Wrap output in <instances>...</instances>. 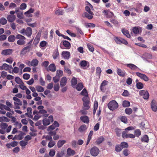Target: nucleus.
<instances>
[{"label": "nucleus", "instance_id": "nucleus-11", "mask_svg": "<svg viewBox=\"0 0 157 157\" xmlns=\"http://www.w3.org/2000/svg\"><path fill=\"white\" fill-rule=\"evenodd\" d=\"M80 119L82 122L86 124H88L90 121L89 117L86 116H81Z\"/></svg>", "mask_w": 157, "mask_h": 157}, {"label": "nucleus", "instance_id": "nucleus-27", "mask_svg": "<svg viewBox=\"0 0 157 157\" xmlns=\"http://www.w3.org/2000/svg\"><path fill=\"white\" fill-rule=\"evenodd\" d=\"M127 66L132 70H135L137 69H139L136 66L132 63H129L127 64Z\"/></svg>", "mask_w": 157, "mask_h": 157}, {"label": "nucleus", "instance_id": "nucleus-32", "mask_svg": "<svg viewBox=\"0 0 157 157\" xmlns=\"http://www.w3.org/2000/svg\"><path fill=\"white\" fill-rule=\"evenodd\" d=\"M59 52L58 49L55 50L52 56L54 59H56L57 58L59 55Z\"/></svg>", "mask_w": 157, "mask_h": 157}, {"label": "nucleus", "instance_id": "nucleus-60", "mask_svg": "<svg viewBox=\"0 0 157 157\" xmlns=\"http://www.w3.org/2000/svg\"><path fill=\"white\" fill-rule=\"evenodd\" d=\"M55 13L58 15H62L63 14V12L62 10H58L56 11Z\"/></svg>", "mask_w": 157, "mask_h": 157}, {"label": "nucleus", "instance_id": "nucleus-5", "mask_svg": "<svg viewBox=\"0 0 157 157\" xmlns=\"http://www.w3.org/2000/svg\"><path fill=\"white\" fill-rule=\"evenodd\" d=\"M13 67L11 65H9L6 63L3 64L2 66H0V70H5L6 71L11 70H12Z\"/></svg>", "mask_w": 157, "mask_h": 157}, {"label": "nucleus", "instance_id": "nucleus-16", "mask_svg": "<svg viewBox=\"0 0 157 157\" xmlns=\"http://www.w3.org/2000/svg\"><path fill=\"white\" fill-rule=\"evenodd\" d=\"M32 29L30 27H28L25 30L26 35L27 36L29 37L32 34Z\"/></svg>", "mask_w": 157, "mask_h": 157}, {"label": "nucleus", "instance_id": "nucleus-29", "mask_svg": "<svg viewBox=\"0 0 157 157\" xmlns=\"http://www.w3.org/2000/svg\"><path fill=\"white\" fill-rule=\"evenodd\" d=\"M48 69L52 72H55L56 70V66L54 63L51 64L48 67Z\"/></svg>", "mask_w": 157, "mask_h": 157}, {"label": "nucleus", "instance_id": "nucleus-41", "mask_svg": "<svg viewBox=\"0 0 157 157\" xmlns=\"http://www.w3.org/2000/svg\"><path fill=\"white\" fill-rule=\"evenodd\" d=\"M8 125L7 124L2 123L0 125V127L2 129L5 130L7 128Z\"/></svg>", "mask_w": 157, "mask_h": 157}, {"label": "nucleus", "instance_id": "nucleus-17", "mask_svg": "<svg viewBox=\"0 0 157 157\" xmlns=\"http://www.w3.org/2000/svg\"><path fill=\"white\" fill-rule=\"evenodd\" d=\"M87 129L86 125L83 124L81 125L78 129V131L81 133H82L85 132Z\"/></svg>", "mask_w": 157, "mask_h": 157}, {"label": "nucleus", "instance_id": "nucleus-8", "mask_svg": "<svg viewBox=\"0 0 157 157\" xmlns=\"http://www.w3.org/2000/svg\"><path fill=\"white\" fill-rule=\"evenodd\" d=\"M61 56L65 59H68L70 57L71 54L70 52L64 51L62 52Z\"/></svg>", "mask_w": 157, "mask_h": 157}, {"label": "nucleus", "instance_id": "nucleus-63", "mask_svg": "<svg viewBox=\"0 0 157 157\" xmlns=\"http://www.w3.org/2000/svg\"><path fill=\"white\" fill-rule=\"evenodd\" d=\"M101 72V69L99 67H98L96 68V73L99 75L100 76Z\"/></svg>", "mask_w": 157, "mask_h": 157}, {"label": "nucleus", "instance_id": "nucleus-36", "mask_svg": "<svg viewBox=\"0 0 157 157\" xmlns=\"http://www.w3.org/2000/svg\"><path fill=\"white\" fill-rule=\"evenodd\" d=\"M120 144L122 149L123 148H126L128 147V144L125 142H122Z\"/></svg>", "mask_w": 157, "mask_h": 157}, {"label": "nucleus", "instance_id": "nucleus-4", "mask_svg": "<svg viewBox=\"0 0 157 157\" xmlns=\"http://www.w3.org/2000/svg\"><path fill=\"white\" fill-rule=\"evenodd\" d=\"M99 150L98 147L94 146L91 149L90 152L92 155L96 156L99 154Z\"/></svg>", "mask_w": 157, "mask_h": 157}, {"label": "nucleus", "instance_id": "nucleus-31", "mask_svg": "<svg viewBox=\"0 0 157 157\" xmlns=\"http://www.w3.org/2000/svg\"><path fill=\"white\" fill-rule=\"evenodd\" d=\"M31 46V45H29L26 47H25L22 49L21 51V52L22 53H25L29 51L30 49Z\"/></svg>", "mask_w": 157, "mask_h": 157}, {"label": "nucleus", "instance_id": "nucleus-1", "mask_svg": "<svg viewBox=\"0 0 157 157\" xmlns=\"http://www.w3.org/2000/svg\"><path fill=\"white\" fill-rule=\"evenodd\" d=\"M108 107L111 110L113 111L118 107V103L114 100L110 101L108 104Z\"/></svg>", "mask_w": 157, "mask_h": 157}, {"label": "nucleus", "instance_id": "nucleus-13", "mask_svg": "<svg viewBox=\"0 0 157 157\" xmlns=\"http://www.w3.org/2000/svg\"><path fill=\"white\" fill-rule=\"evenodd\" d=\"M67 82V79L66 77H63L62 78L60 82L61 87H62L65 86Z\"/></svg>", "mask_w": 157, "mask_h": 157}, {"label": "nucleus", "instance_id": "nucleus-20", "mask_svg": "<svg viewBox=\"0 0 157 157\" xmlns=\"http://www.w3.org/2000/svg\"><path fill=\"white\" fill-rule=\"evenodd\" d=\"M7 18L8 21L10 22H13L16 19V16L14 15H8Z\"/></svg>", "mask_w": 157, "mask_h": 157}, {"label": "nucleus", "instance_id": "nucleus-35", "mask_svg": "<svg viewBox=\"0 0 157 157\" xmlns=\"http://www.w3.org/2000/svg\"><path fill=\"white\" fill-rule=\"evenodd\" d=\"M15 80L16 82L18 84L22 85H24V83L20 79V78L18 77H16L15 78Z\"/></svg>", "mask_w": 157, "mask_h": 157}, {"label": "nucleus", "instance_id": "nucleus-58", "mask_svg": "<svg viewBox=\"0 0 157 157\" xmlns=\"http://www.w3.org/2000/svg\"><path fill=\"white\" fill-rule=\"evenodd\" d=\"M56 151L54 149H51L49 152V156L51 157H53L55 155Z\"/></svg>", "mask_w": 157, "mask_h": 157}, {"label": "nucleus", "instance_id": "nucleus-49", "mask_svg": "<svg viewBox=\"0 0 157 157\" xmlns=\"http://www.w3.org/2000/svg\"><path fill=\"white\" fill-rule=\"evenodd\" d=\"M7 22L6 19L4 17L1 18L0 19V24L2 25H4Z\"/></svg>", "mask_w": 157, "mask_h": 157}, {"label": "nucleus", "instance_id": "nucleus-23", "mask_svg": "<svg viewBox=\"0 0 157 157\" xmlns=\"http://www.w3.org/2000/svg\"><path fill=\"white\" fill-rule=\"evenodd\" d=\"M72 86L75 88L77 83V78L75 77H73L71 81Z\"/></svg>", "mask_w": 157, "mask_h": 157}, {"label": "nucleus", "instance_id": "nucleus-42", "mask_svg": "<svg viewBox=\"0 0 157 157\" xmlns=\"http://www.w3.org/2000/svg\"><path fill=\"white\" fill-rule=\"evenodd\" d=\"M125 112L126 114L130 115L132 113V111L131 108H127L125 109Z\"/></svg>", "mask_w": 157, "mask_h": 157}, {"label": "nucleus", "instance_id": "nucleus-9", "mask_svg": "<svg viewBox=\"0 0 157 157\" xmlns=\"http://www.w3.org/2000/svg\"><path fill=\"white\" fill-rule=\"evenodd\" d=\"M136 74L141 79L144 80L145 81H148V78L145 74L140 73L139 72H136Z\"/></svg>", "mask_w": 157, "mask_h": 157}, {"label": "nucleus", "instance_id": "nucleus-26", "mask_svg": "<svg viewBox=\"0 0 157 157\" xmlns=\"http://www.w3.org/2000/svg\"><path fill=\"white\" fill-rule=\"evenodd\" d=\"M67 154L69 156L73 155L75 154V152L74 150L69 148L67 150Z\"/></svg>", "mask_w": 157, "mask_h": 157}, {"label": "nucleus", "instance_id": "nucleus-33", "mask_svg": "<svg viewBox=\"0 0 157 157\" xmlns=\"http://www.w3.org/2000/svg\"><path fill=\"white\" fill-rule=\"evenodd\" d=\"M35 88L36 91L38 92H42L44 90V88L40 86H36Z\"/></svg>", "mask_w": 157, "mask_h": 157}, {"label": "nucleus", "instance_id": "nucleus-61", "mask_svg": "<svg viewBox=\"0 0 157 157\" xmlns=\"http://www.w3.org/2000/svg\"><path fill=\"white\" fill-rule=\"evenodd\" d=\"M129 94L127 90H124L122 95L124 97H127L128 96Z\"/></svg>", "mask_w": 157, "mask_h": 157}, {"label": "nucleus", "instance_id": "nucleus-34", "mask_svg": "<svg viewBox=\"0 0 157 157\" xmlns=\"http://www.w3.org/2000/svg\"><path fill=\"white\" fill-rule=\"evenodd\" d=\"M104 140V138L102 136L99 137L96 141L95 143L97 145H99Z\"/></svg>", "mask_w": 157, "mask_h": 157}, {"label": "nucleus", "instance_id": "nucleus-55", "mask_svg": "<svg viewBox=\"0 0 157 157\" xmlns=\"http://www.w3.org/2000/svg\"><path fill=\"white\" fill-rule=\"evenodd\" d=\"M80 94L84 96H85L87 95V94H88L86 89L85 88H84V89H83L82 90Z\"/></svg>", "mask_w": 157, "mask_h": 157}, {"label": "nucleus", "instance_id": "nucleus-25", "mask_svg": "<svg viewBox=\"0 0 157 157\" xmlns=\"http://www.w3.org/2000/svg\"><path fill=\"white\" fill-rule=\"evenodd\" d=\"M151 108L154 111H157V106L156 105L155 101L154 100L152 101Z\"/></svg>", "mask_w": 157, "mask_h": 157}, {"label": "nucleus", "instance_id": "nucleus-51", "mask_svg": "<svg viewBox=\"0 0 157 157\" xmlns=\"http://www.w3.org/2000/svg\"><path fill=\"white\" fill-rule=\"evenodd\" d=\"M121 121L124 123L126 124L128 122L127 118L125 116H122L120 118Z\"/></svg>", "mask_w": 157, "mask_h": 157}, {"label": "nucleus", "instance_id": "nucleus-30", "mask_svg": "<svg viewBox=\"0 0 157 157\" xmlns=\"http://www.w3.org/2000/svg\"><path fill=\"white\" fill-rule=\"evenodd\" d=\"M83 88V84L82 82H79L76 87V90L78 91L81 90Z\"/></svg>", "mask_w": 157, "mask_h": 157}, {"label": "nucleus", "instance_id": "nucleus-44", "mask_svg": "<svg viewBox=\"0 0 157 157\" xmlns=\"http://www.w3.org/2000/svg\"><path fill=\"white\" fill-rule=\"evenodd\" d=\"M136 86L137 88L139 89H142L144 87L143 84L141 82H138L136 83Z\"/></svg>", "mask_w": 157, "mask_h": 157}, {"label": "nucleus", "instance_id": "nucleus-62", "mask_svg": "<svg viewBox=\"0 0 157 157\" xmlns=\"http://www.w3.org/2000/svg\"><path fill=\"white\" fill-rule=\"evenodd\" d=\"M47 42L45 41H42L40 43V47H44L47 44Z\"/></svg>", "mask_w": 157, "mask_h": 157}, {"label": "nucleus", "instance_id": "nucleus-43", "mask_svg": "<svg viewBox=\"0 0 157 157\" xmlns=\"http://www.w3.org/2000/svg\"><path fill=\"white\" fill-rule=\"evenodd\" d=\"M89 102H84L83 103V105L84 107L83 109L85 110H88L90 108V106L89 105Z\"/></svg>", "mask_w": 157, "mask_h": 157}, {"label": "nucleus", "instance_id": "nucleus-40", "mask_svg": "<svg viewBox=\"0 0 157 157\" xmlns=\"http://www.w3.org/2000/svg\"><path fill=\"white\" fill-rule=\"evenodd\" d=\"M43 123L44 126H47L50 124V122L47 119L45 118L43 120Z\"/></svg>", "mask_w": 157, "mask_h": 157}, {"label": "nucleus", "instance_id": "nucleus-59", "mask_svg": "<svg viewBox=\"0 0 157 157\" xmlns=\"http://www.w3.org/2000/svg\"><path fill=\"white\" fill-rule=\"evenodd\" d=\"M30 75L27 73H25L23 75V78L25 80H28L30 78Z\"/></svg>", "mask_w": 157, "mask_h": 157}, {"label": "nucleus", "instance_id": "nucleus-53", "mask_svg": "<svg viewBox=\"0 0 157 157\" xmlns=\"http://www.w3.org/2000/svg\"><path fill=\"white\" fill-rule=\"evenodd\" d=\"M88 63L87 61L82 60L80 63V65L82 67H85L87 66V63Z\"/></svg>", "mask_w": 157, "mask_h": 157}, {"label": "nucleus", "instance_id": "nucleus-22", "mask_svg": "<svg viewBox=\"0 0 157 157\" xmlns=\"http://www.w3.org/2000/svg\"><path fill=\"white\" fill-rule=\"evenodd\" d=\"M121 32L122 33L127 37L130 38L131 36L129 34L128 31L125 29H121Z\"/></svg>", "mask_w": 157, "mask_h": 157}, {"label": "nucleus", "instance_id": "nucleus-10", "mask_svg": "<svg viewBox=\"0 0 157 157\" xmlns=\"http://www.w3.org/2000/svg\"><path fill=\"white\" fill-rule=\"evenodd\" d=\"M13 50L12 49H9L3 50L2 52V54L5 56L11 54Z\"/></svg>", "mask_w": 157, "mask_h": 157}, {"label": "nucleus", "instance_id": "nucleus-56", "mask_svg": "<svg viewBox=\"0 0 157 157\" xmlns=\"http://www.w3.org/2000/svg\"><path fill=\"white\" fill-rule=\"evenodd\" d=\"M28 143V142H26L24 140H21L20 141L19 144L22 147H25L27 144Z\"/></svg>", "mask_w": 157, "mask_h": 157}, {"label": "nucleus", "instance_id": "nucleus-47", "mask_svg": "<svg viewBox=\"0 0 157 157\" xmlns=\"http://www.w3.org/2000/svg\"><path fill=\"white\" fill-rule=\"evenodd\" d=\"M123 107H126L130 106V103L128 101H124L122 103Z\"/></svg>", "mask_w": 157, "mask_h": 157}, {"label": "nucleus", "instance_id": "nucleus-52", "mask_svg": "<svg viewBox=\"0 0 157 157\" xmlns=\"http://www.w3.org/2000/svg\"><path fill=\"white\" fill-rule=\"evenodd\" d=\"M134 134L136 136L139 137L141 135V132L139 129H136L134 131Z\"/></svg>", "mask_w": 157, "mask_h": 157}, {"label": "nucleus", "instance_id": "nucleus-12", "mask_svg": "<svg viewBox=\"0 0 157 157\" xmlns=\"http://www.w3.org/2000/svg\"><path fill=\"white\" fill-rule=\"evenodd\" d=\"M15 13L18 18L21 19L23 18V11H19L18 8L16 9Z\"/></svg>", "mask_w": 157, "mask_h": 157}, {"label": "nucleus", "instance_id": "nucleus-48", "mask_svg": "<svg viewBox=\"0 0 157 157\" xmlns=\"http://www.w3.org/2000/svg\"><path fill=\"white\" fill-rule=\"evenodd\" d=\"M63 74V71H62L59 70H57L56 71V76L59 78L62 76Z\"/></svg>", "mask_w": 157, "mask_h": 157}, {"label": "nucleus", "instance_id": "nucleus-24", "mask_svg": "<svg viewBox=\"0 0 157 157\" xmlns=\"http://www.w3.org/2000/svg\"><path fill=\"white\" fill-rule=\"evenodd\" d=\"M66 143V141L64 140H59L57 143L58 147L60 148L61 147Z\"/></svg>", "mask_w": 157, "mask_h": 157}, {"label": "nucleus", "instance_id": "nucleus-3", "mask_svg": "<svg viewBox=\"0 0 157 157\" xmlns=\"http://www.w3.org/2000/svg\"><path fill=\"white\" fill-rule=\"evenodd\" d=\"M13 99L15 101L14 102V108L17 109H19L20 107L19 106H21L22 104V101L20 99L16 97H13Z\"/></svg>", "mask_w": 157, "mask_h": 157}, {"label": "nucleus", "instance_id": "nucleus-15", "mask_svg": "<svg viewBox=\"0 0 157 157\" xmlns=\"http://www.w3.org/2000/svg\"><path fill=\"white\" fill-rule=\"evenodd\" d=\"M34 9L32 8H30L28 11L25 12L24 14L26 16L28 17H31L32 15L31 13H33L34 12Z\"/></svg>", "mask_w": 157, "mask_h": 157}, {"label": "nucleus", "instance_id": "nucleus-14", "mask_svg": "<svg viewBox=\"0 0 157 157\" xmlns=\"http://www.w3.org/2000/svg\"><path fill=\"white\" fill-rule=\"evenodd\" d=\"M63 44L64 47H65V49H69L71 47V44L68 41L64 40L63 42Z\"/></svg>", "mask_w": 157, "mask_h": 157}, {"label": "nucleus", "instance_id": "nucleus-45", "mask_svg": "<svg viewBox=\"0 0 157 157\" xmlns=\"http://www.w3.org/2000/svg\"><path fill=\"white\" fill-rule=\"evenodd\" d=\"M82 101L83 103L84 102H89V98L88 97V94L82 98Z\"/></svg>", "mask_w": 157, "mask_h": 157}, {"label": "nucleus", "instance_id": "nucleus-18", "mask_svg": "<svg viewBox=\"0 0 157 157\" xmlns=\"http://www.w3.org/2000/svg\"><path fill=\"white\" fill-rule=\"evenodd\" d=\"M117 74L123 77L124 76L125 71H124L122 70L121 69L117 68Z\"/></svg>", "mask_w": 157, "mask_h": 157}, {"label": "nucleus", "instance_id": "nucleus-54", "mask_svg": "<svg viewBox=\"0 0 157 157\" xmlns=\"http://www.w3.org/2000/svg\"><path fill=\"white\" fill-rule=\"evenodd\" d=\"M115 132L117 136L119 137L121 136V130L120 129L117 128L115 129Z\"/></svg>", "mask_w": 157, "mask_h": 157}, {"label": "nucleus", "instance_id": "nucleus-57", "mask_svg": "<svg viewBox=\"0 0 157 157\" xmlns=\"http://www.w3.org/2000/svg\"><path fill=\"white\" fill-rule=\"evenodd\" d=\"M87 47L89 50L91 52H93L94 51V48L93 46L90 44H87Z\"/></svg>", "mask_w": 157, "mask_h": 157}, {"label": "nucleus", "instance_id": "nucleus-50", "mask_svg": "<svg viewBox=\"0 0 157 157\" xmlns=\"http://www.w3.org/2000/svg\"><path fill=\"white\" fill-rule=\"evenodd\" d=\"M20 134L17 135L18 137V140H20L22 139L23 138V135L25 134V133L21 131H19Z\"/></svg>", "mask_w": 157, "mask_h": 157}, {"label": "nucleus", "instance_id": "nucleus-38", "mask_svg": "<svg viewBox=\"0 0 157 157\" xmlns=\"http://www.w3.org/2000/svg\"><path fill=\"white\" fill-rule=\"evenodd\" d=\"M10 121V120L7 117H0V122H2L5 121L6 122H8Z\"/></svg>", "mask_w": 157, "mask_h": 157}, {"label": "nucleus", "instance_id": "nucleus-39", "mask_svg": "<svg viewBox=\"0 0 157 157\" xmlns=\"http://www.w3.org/2000/svg\"><path fill=\"white\" fill-rule=\"evenodd\" d=\"M38 63V61L36 59H33L31 61V66H36Z\"/></svg>", "mask_w": 157, "mask_h": 157}, {"label": "nucleus", "instance_id": "nucleus-19", "mask_svg": "<svg viewBox=\"0 0 157 157\" xmlns=\"http://www.w3.org/2000/svg\"><path fill=\"white\" fill-rule=\"evenodd\" d=\"M84 15L83 16V17H85L89 19H91L93 18V15L94 13L93 12L92 13H88L85 12L83 13Z\"/></svg>", "mask_w": 157, "mask_h": 157}, {"label": "nucleus", "instance_id": "nucleus-2", "mask_svg": "<svg viewBox=\"0 0 157 157\" xmlns=\"http://www.w3.org/2000/svg\"><path fill=\"white\" fill-rule=\"evenodd\" d=\"M17 39H18L17 42V44L23 45L25 44V40L26 39V38L21 34H17Z\"/></svg>", "mask_w": 157, "mask_h": 157}, {"label": "nucleus", "instance_id": "nucleus-7", "mask_svg": "<svg viewBox=\"0 0 157 157\" xmlns=\"http://www.w3.org/2000/svg\"><path fill=\"white\" fill-rule=\"evenodd\" d=\"M59 124L57 121H55L52 125L48 128L47 130L48 131H52L55 129L56 128L59 127Z\"/></svg>", "mask_w": 157, "mask_h": 157}, {"label": "nucleus", "instance_id": "nucleus-64", "mask_svg": "<svg viewBox=\"0 0 157 157\" xmlns=\"http://www.w3.org/2000/svg\"><path fill=\"white\" fill-rule=\"evenodd\" d=\"M26 4L25 3H23L20 5V8L21 10H24L26 8Z\"/></svg>", "mask_w": 157, "mask_h": 157}, {"label": "nucleus", "instance_id": "nucleus-21", "mask_svg": "<svg viewBox=\"0 0 157 157\" xmlns=\"http://www.w3.org/2000/svg\"><path fill=\"white\" fill-rule=\"evenodd\" d=\"M17 39V35L15 36L13 35H10L8 38V40L10 42H13Z\"/></svg>", "mask_w": 157, "mask_h": 157}, {"label": "nucleus", "instance_id": "nucleus-46", "mask_svg": "<svg viewBox=\"0 0 157 157\" xmlns=\"http://www.w3.org/2000/svg\"><path fill=\"white\" fill-rule=\"evenodd\" d=\"M56 142L52 140L50 141L48 144V146L49 148H51L53 147L55 144Z\"/></svg>", "mask_w": 157, "mask_h": 157}, {"label": "nucleus", "instance_id": "nucleus-28", "mask_svg": "<svg viewBox=\"0 0 157 157\" xmlns=\"http://www.w3.org/2000/svg\"><path fill=\"white\" fill-rule=\"evenodd\" d=\"M141 141L142 142L148 143L149 141V137L147 135L143 136L141 138Z\"/></svg>", "mask_w": 157, "mask_h": 157}, {"label": "nucleus", "instance_id": "nucleus-37", "mask_svg": "<svg viewBox=\"0 0 157 157\" xmlns=\"http://www.w3.org/2000/svg\"><path fill=\"white\" fill-rule=\"evenodd\" d=\"M122 149V147H121L120 144H117L116 145L115 147V151L117 152H119L121 151Z\"/></svg>", "mask_w": 157, "mask_h": 157}, {"label": "nucleus", "instance_id": "nucleus-6", "mask_svg": "<svg viewBox=\"0 0 157 157\" xmlns=\"http://www.w3.org/2000/svg\"><path fill=\"white\" fill-rule=\"evenodd\" d=\"M122 137L124 138H134L135 137V136L132 134H128V132H122Z\"/></svg>", "mask_w": 157, "mask_h": 157}]
</instances>
